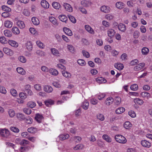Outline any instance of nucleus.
Returning a JSON list of instances; mask_svg holds the SVG:
<instances>
[{
  "label": "nucleus",
  "instance_id": "32",
  "mask_svg": "<svg viewBox=\"0 0 152 152\" xmlns=\"http://www.w3.org/2000/svg\"><path fill=\"white\" fill-rule=\"evenodd\" d=\"M17 72L21 75H25L26 73L25 70L22 68L18 67L16 69Z\"/></svg>",
  "mask_w": 152,
  "mask_h": 152
},
{
  "label": "nucleus",
  "instance_id": "34",
  "mask_svg": "<svg viewBox=\"0 0 152 152\" xmlns=\"http://www.w3.org/2000/svg\"><path fill=\"white\" fill-rule=\"evenodd\" d=\"M125 109L123 107L118 108L116 110L115 112L116 114H119L123 113L125 111Z\"/></svg>",
  "mask_w": 152,
  "mask_h": 152
},
{
  "label": "nucleus",
  "instance_id": "38",
  "mask_svg": "<svg viewBox=\"0 0 152 152\" xmlns=\"http://www.w3.org/2000/svg\"><path fill=\"white\" fill-rule=\"evenodd\" d=\"M141 95L142 97L147 99L149 98L150 97V94L146 92H143L141 93Z\"/></svg>",
  "mask_w": 152,
  "mask_h": 152
},
{
  "label": "nucleus",
  "instance_id": "18",
  "mask_svg": "<svg viewBox=\"0 0 152 152\" xmlns=\"http://www.w3.org/2000/svg\"><path fill=\"white\" fill-rule=\"evenodd\" d=\"M12 31L14 34L18 35L20 33V31L18 28L16 26H13L12 29Z\"/></svg>",
  "mask_w": 152,
  "mask_h": 152
},
{
  "label": "nucleus",
  "instance_id": "63",
  "mask_svg": "<svg viewBox=\"0 0 152 152\" xmlns=\"http://www.w3.org/2000/svg\"><path fill=\"white\" fill-rule=\"evenodd\" d=\"M19 96L22 99H25L27 97L26 94L23 92L20 93L19 94Z\"/></svg>",
  "mask_w": 152,
  "mask_h": 152
},
{
  "label": "nucleus",
  "instance_id": "64",
  "mask_svg": "<svg viewBox=\"0 0 152 152\" xmlns=\"http://www.w3.org/2000/svg\"><path fill=\"white\" fill-rule=\"evenodd\" d=\"M34 88L37 91H39L41 90V86L39 84H36L34 85Z\"/></svg>",
  "mask_w": 152,
  "mask_h": 152
},
{
  "label": "nucleus",
  "instance_id": "49",
  "mask_svg": "<svg viewBox=\"0 0 152 152\" xmlns=\"http://www.w3.org/2000/svg\"><path fill=\"white\" fill-rule=\"evenodd\" d=\"M4 33L5 36L8 37H10L12 36L11 32L9 30H4Z\"/></svg>",
  "mask_w": 152,
  "mask_h": 152
},
{
  "label": "nucleus",
  "instance_id": "58",
  "mask_svg": "<svg viewBox=\"0 0 152 152\" xmlns=\"http://www.w3.org/2000/svg\"><path fill=\"white\" fill-rule=\"evenodd\" d=\"M82 53L83 56L86 58H88L90 56L89 53L85 50H83L82 51Z\"/></svg>",
  "mask_w": 152,
  "mask_h": 152
},
{
  "label": "nucleus",
  "instance_id": "36",
  "mask_svg": "<svg viewBox=\"0 0 152 152\" xmlns=\"http://www.w3.org/2000/svg\"><path fill=\"white\" fill-rule=\"evenodd\" d=\"M84 147V145L81 144H78L74 147L73 149L75 150L82 149Z\"/></svg>",
  "mask_w": 152,
  "mask_h": 152
},
{
  "label": "nucleus",
  "instance_id": "23",
  "mask_svg": "<svg viewBox=\"0 0 152 152\" xmlns=\"http://www.w3.org/2000/svg\"><path fill=\"white\" fill-rule=\"evenodd\" d=\"M33 23L35 25H38L39 23V21L38 18L36 17H33L31 18Z\"/></svg>",
  "mask_w": 152,
  "mask_h": 152
},
{
  "label": "nucleus",
  "instance_id": "12",
  "mask_svg": "<svg viewBox=\"0 0 152 152\" xmlns=\"http://www.w3.org/2000/svg\"><path fill=\"white\" fill-rule=\"evenodd\" d=\"M64 32L67 35L69 36H72V31L67 27H64L63 28Z\"/></svg>",
  "mask_w": 152,
  "mask_h": 152
},
{
  "label": "nucleus",
  "instance_id": "26",
  "mask_svg": "<svg viewBox=\"0 0 152 152\" xmlns=\"http://www.w3.org/2000/svg\"><path fill=\"white\" fill-rule=\"evenodd\" d=\"M149 52V49L146 47L143 48L141 50L142 53L144 55H147Z\"/></svg>",
  "mask_w": 152,
  "mask_h": 152
},
{
  "label": "nucleus",
  "instance_id": "15",
  "mask_svg": "<svg viewBox=\"0 0 152 152\" xmlns=\"http://www.w3.org/2000/svg\"><path fill=\"white\" fill-rule=\"evenodd\" d=\"M114 101L113 98L111 97H109L107 98L105 101V104L107 105H110Z\"/></svg>",
  "mask_w": 152,
  "mask_h": 152
},
{
  "label": "nucleus",
  "instance_id": "52",
  "mask_svg": "<svg viewBox=\"0 0 152 152\" xmlns=\"http://www.w3.org/2000/svg\"><path fill=\"white\" fill-rule=\"evenodd\" d=\"M103 138L108 142H110L111 139L108 136L106 135H104L102 136Z\"/></svg>",
  "mask_w": 152,
  "mask_h": 152
},
{
  "label": "nucleus",
  "instance_id": "35",
  "mask_svg": "<svg viewBox=\"0 0 152 152\" xmlns=\"http://www.w3.org/2000/svg\"><path fill=\"white\" fill-rule=\"evenodd\" d=\"M124 127L126 129H129L132 126V124L129 121H126L124 124Z\"/></svg>",
  "mask_w": 152,
  "mask_h": 152
},
{
  "label": "nucleus",
  "instance_id": "39",
  "mask_svg": "<svg viewBox=\"0 0 152 152\" xmlns=\"http://www.w3.org/2000/svg\"><path fill=\"white\" fill-rule=\"evenodd\" d=\"M134 102L136 104H137L140 105H142L143 103V101L139 98H136L134 99Z\"/></svg>",
  "mask_w": 152,
  "mask_h": 152
},
{
  "label": "nucleus",
  "instance_id": "53",
  "mask_svg": "<svg viewBox=\"0 0 152 152\" xmlns=\"http://www.w3.org/2000/svg\"><path fill=\"white\" fill-rule=\"evenodd\" d=\"M36 53L40 56H44L45 55V52L40 50H37L36 52Z\"/></svg>",
  "mask_w": 152,
  "mask_h": 152
},
{
  "label": "nucleus",
  "instance_id": "42",
  "mask_svg": "<svg viewBox=\"0 0 152 152\" xmlns=\"http://www.w3.org/2000/svg\"><path fill=\"white\" fill-rule=\"evenodd\" d=\"M58 18L61 21L63 22H66L67 19V17L64 15H60Z\"/></svg>",
  "mask_w": 152,
  "mask_h": 152
},
{
  "label": "nucleus",
  "instance_id": "44",
  "mask_svg": "<svg viewBox=\"0 0 152 152\" xmlns=\"http://www.w3.org/2000/svg\"><path fill=\"white\" fill-rule=\"evenodd\" d=\"M97 118L101 121H103L105 119L104 115L102 114H98L96 115Z\"/></svg>",
  "mask_w": 152,
  "mask_h": 152
},
{
  "label": "nucleus",
  "instance_id": "57",
  "mask_svg": "<svg viewBox=\"0 0 152 152\" xmlns=\"http://www.w3.org/2000/svg\"><path fill=\"white\" fill-rule=\"evenodd\" d=\"M2 9L3 10L7 12H10L11 9L7 6L3 5L2 6Z\"/></svg>",
  "mask_w": 152,
  "mask_h": 152
},
{
  "label": "nucleus",
  "instance_id": "56",
  "mask_svg": "<svg viewBox=\"0 0 152 152\" xmlns=\"http://www.w3.org/2000/svg\"><path fill=\"white\" fill-rule=\"evenodd\" d=\"M130 88L132 90L136 91L138 89V86L137 84H134L131 85Z\"/></svg>",
  "mask_w": 152,
  "mask_h": 152
},
{
  "label": "nucleus",
  "instance_id": "7",
  "mask_svg": "<svg viewBox=\"0 0 152 152\" xmlns=\"http://www.w3.org/2000/svg\"><path fill=\"white\" fill-rule=\"evenodd\" d=\"M145 63L143 62L140 63L134 67V69L135 71L140 70L145 66Z\"/></svg>",
  "mask_w": 152,
  "mask_h": 152
},
{
  "label": "nucleus",
  "instance_id": "3",
  "mask_svg": "<svg viewBox=\"0 0 152 152\" xmlns=\"http://www.w3.org/2000/svg\"><path fill=\"white\" fill-rule=\"evenodd\" d=\"M81 4L84 7H88L91 5L92 3L89 1L83 0L81 1Z\"/></svg>",
  "mask_w": 152,
  "mask_h": 152
},
{
  "label": "nucleus",
  "instance_id": "51",
  "mask_svg": "<svg viewBox=\"0 0 152 152\" xmlns=\"http://www.w3.org/2000/svg\"><path fill=\"white\" fill-rule=\"evenodd\" d=\"M29 142L27 140L23 139L21 140L20 145L23 146H25L26 145L28 144Z\"/></svg>",
  "mask_w": 152,
  "mask_h": 152
},
{
  "label": "nucleus",
  "instance_id": "62",
  "mask_svg": "<svg viewBox=\"0 0 152 152\" xmlns=\"http://www.w3.org/2000/svg\"><path fill=\"white\" fill-rule=\"evenodd\" d=\"M10 129L12 131L14 132L17 133L19 132V129L15 127H11Z\"/></svg>",
  "mask_w": 152,
  "mask_h": 152
},
{
  "label": "nucleus",
  "instance_id": "27",
  "mask_svg": "<svg viewBox=\"0 0 152 152\" xmlns=\"http://www.w3.org/2000/svg\"><path fill=\"white\" fill-rule=\"evenodd\" d=\"M49 72L52 75L54 76L57 75L58 73V72L57 70L53 69H51L49 70Z\"/></svg>",
  "mask_w": 152,
  "mask_h": 152
},
{
  "label": "nucleus",
  "instance_id": "5",
  "mask_svg": "<svg viewBox=\"0 0 152 152\" xmlns=\"http://www.w3.org/2000/svg\"><path fill=\"white\" fill-rule=\"evenodd\" d=\"M110 8L108 6L103 5L101 7L100 10L104 13H108L110 11Z\"/></svg>",
  "mask_w": 152,
  "mask_h": 152
},
{
  "label": "nucleus",
  "instance_id": "46",
  "mask_svg": "<svg viewBox=\"0 0 152 152\" xmlns=\"http://www.w3.org/2000/svg\"><path fill=\"white\" fill-rule=\"evenodd\" d=\"M52 6L54 8L56 9H59L61 7L60 4L57 2H53Z\"/></svg>",
  "mask_w": 152,
  "mask_h": 152
},
{
  "label": "nucleus",
  "instance_id": "33",
  "mask_svg": "<svg viewBox=\"0 0 152 152\" xmlns=\"http://www.w3.org/2000/svg\"><path fill=\"white\" fill-rule=\"evenodd\" d=\"M9 44L12 46L17 47L18 46V44L15 41L12 40H10L8 41Z\"/></svg>",
  "mask_w": 152,
  "mask_h": 152
},
{
  "label": "nucleus",
  "instance_id": "41",
  "mask_svg": "<svg viewBox=\"0 0 152 152\" xmlns=\"http://www.w3.org/2000/svg\"><path fill=\"white\" fill-rule=\"evenodd\" d=\"M77 63L80 66H84L86 64L85 61L82 59H79L77 61Z\"/></svg>",
  "mask_w": 152,
  "mask_h": 152
},
{
  "label": "nucleus",
  "instance_id": "14",
  "mask_svg": "<svg viewBox=\"0 0 152 152\" xmlns=\"http://www.w3.org/2000/svg\"><path fill=\"white\" fill-rule=\"evenodd\" d=\"M64 7L67 11L70 12H72V8L69 4L64 3Z\"/></svg>",
  "mask_w": 152,
  "mask_h": 152
},
{
  "label": "nucleus",
  "instance_id": "17",
  "mask_svg": "<svg viewBox=\"0 0 152 152\" xmlns=\"http://www.w3.org/2000/svg\"><path fill=\"white\" fill-rule=\"evenodd\" d=\"M124 5V3L121 1L117 2L115 4V6L116 8L120 10L123 8Z\"/></svg>",
  "mask_w": 152,
  "mask_h": 152
},
{
  "label": "nucleus",
  "instance_id": "37",
  "mask_svg": "<svg viewBox=\"0 0 152 152\" xmlns=\"http://www.w3.org/2000/svg\"><path fill=\"white\" fill-rule=\"evenodd\" d=\"M44 102L45 105L48 107L54 104L53 101L50 99H49L45 101Z\"/></svg>",
  "mask_w": 152,
  "mask_h": 152
},
{
  "label": "nucleus",
  "instance_id": "10",
  "mask_svg": "<svg viewBox=\"0 0 152 152\" xmlns=\"http://www.w3.org/2000/svg\"><path fill=\"white\" fill-rule=\"evenodd\" d=\"M141 143L143 146L145 147L149 148L151 146V143L146 140H142Z\"/></svg>",
  "mask_w": 152,
  "mask_h": 152
},
{
  "label": "nucleus",
  "instance_id": "28",
  "mask_svg": "<svg viewBox=\"0 0 152 152\" xmlns=\"http://www.w3.org/2000/svg\"><path fill=\"white\" fill-rule=\"evenodd\" d=\"M17 117L20 120L24 121L25 120V117L23 114L20 113H17Z\"/></svg>",
  "mask_w": 152,
  "mask_h": 152
},
{
  "label": "nucleus",
  "instance_id": "54",
  "mask_svg": "<svg viewBox=\"0 0 152 152\" xmlns=\"http://www.w3.org/2000/svg\"><path fill=\"white\" fill-rule=\"evenodd\" d=\"M68 17L70 20L73 23H76V19L73 16L70 15H68Z\"/></svg>",
  "mask_w": 152,
  "mask_h": 152
},
{
  "label": "nucleus",
  "instance_id": "55",
  "mask_svg": "<svg viewBox=\"0 0 152 152\" xmlns=\"http://www.w3.org/2000/svg\"><path fill=\"white\" fill-rule=\"evenodd\" d=\"M28 106L31 108H33L35 107L36 104L35 102H29L27 104Z\"/></svg>",
  "mask_w": 152,
  "mask_h": 152
},
{
  "label": "nucleus",
  "instance_id": "13",
  "mask_svg": "<svg viewBox=\"0 0 152 152\" xmlns=\"http://www.w3.org/2000/svg\"><path fill=\"white\" fill-rule=\"evenodd\" d=\"M35 118L38 122L40 123L43 118V117L42 115L38 113L36 114Z\"/></svg>",
  "mask_w": 152,
  "mask_h": 152
},
{
  "label": "nucleus",
  "instance_id": "48",
  "mask_svg": "<svg viewBox=\"0 0 152 152\" xmlns=\"http://www.w3.org/2000/svg\"><path fill=\"white\" fill-rule=\"evenodd\" d=\"M26 123L27 124H31L32 122V119L29 117H25V120Z\"/></svg>",
  "mask_w": 152,
  "mask_h": 152
},
{
  "label": "nucleus",
  "instance_id": "31",
  "mask_svg": "<svg viewBox=\"0 0 152 152\" xmlns=\"http://www.w3.org/2000/svg\"><path fill=\"white\" fill-rule=\"evenodd\" d=\"M62 72L63 75L66 77L69 78L71 76V74L66 71L64 70L62 71Z\"/></svg>",
  "mask_w": 152,
  "mask_h": 152
},
{
  "label": "nucleus",
  "instance_id": "59",
  "mask_svg": "<svg viewBox=\"0 0 152 152\" xmlns=\"http://www.w3.org/2000/svg\"><path fill=\"white\" fill-rule=\"evenodd\" d=\"M23 111L24 113L27 115L30 114L31 112V110L30 108H24Z\"/></svg>",
  "mask_w": 152,
  "mask_h": 152
},
{
  "label": "nucleus",
  "instance_id": "25",
  "mask_svg": "<svg viewBox=\"0 0 152 152\" xmlns=\"http://www.w3.org/2000/svg\"><path fill=\"white\" fill-rule=\"evenodd\" d=\"M67 48L72 53H74L75 52V48L71 45H67Z\"/></svg>",
  "mask_w": 152,
  "mask_h": 152
},
{
  "label": "nucleus",
  "instance_id": "47",
  "mask_svg": "<svg viewBox=\"0 0 152 152\" xmlns=\"http://www.w3.org/2000/svg\"><path fill=\"white\" fill-rule=\"evenodd\" d=\"M8 113H9V116L11 117H13L15 114V111L13 109H10L8 111Z\"/></svg>",
  "mask_w": 152,
  "mask_h": 152
},
{
  "label": "nucleus",
  "instance_id": "16",
  "mask_svg": "<svg viewBox=\"0 0 152 152\" xmlns=\"http://www.w3.org/2000/svg\"><path fill=\"white\" fill-rule=\"evenodd\" d=\"M85 27L86 30L90 33L92 34H94L95 32L94 30L88 25H86Z\"/></svg>",
  "mask_w": 152,
  "mask_h": 152
},
{
  "label": "nucleus",
  "instance_id": "8",
  "mask_svg": "<svg viewBox=\"0 0 152 152\" xmlns=\"http://www.w3.org/2000/svg\"><path fill=\"white\" fill-rule=\"evenodd\" d=\"M115 31L112 28L109 29L107 31V33L108 36L111 38L113 37L115 33Z\"/></svg>",
  "mask_w": 152,
  "mask_h": 152
},
{
  "label": "nucleus",
  "instance_id": "45",
  "mask_svg": "<svg viewBox=\"0 0 152 152\" xmlns=\"http://www.w3.org/2000/svg\"><path fill=\"white\" fill-rule=\"evenodd\" d=\"M121 99L120 97H116L114 101V103L116 105H119L121 102Z\"/></svg>",
  "mask_w": 152,
  "mask_h": 152
},
{
  "label": "nucleus",
  "instance_id": "43",
  "mask_svg": "<svg viewBox=\"0 0 152 152\" xmlns=\"http://www.w3.org/2000/svg\"><path fill=\"white\" fill-rule=\"evenodd\" d=\"M50 21L54 25H58V23L56 19L53 17H50L49 18Z\"/></svg>",
  "mask_w": 152,
  "mask_h": 152
},
{
  "label": "nucleus",
  "instance_id": "30",
  "mask_svg": "<svg viewBox=\"0 0 152 152\" xmlns=\"http://www.w3.org/2000/svg\"><path fill=\"white\" fill-rule=\"evenodd\" d=\"M27 49L29 51H31L32 48V45L30 41H28L26 44Z\"/></svg>",
  "mask_w": 152,
  "mask_h": 152
},
{
  "label": "nucleus",
  "instance_id": "9",
  "mask_svg": "<svg viewBox=\"0 0 152 152\" xmlns=\"http://www.w3.org/2000/svg\"><path fill=\"white\" fill-rule=\"evenodd\" d=\"M16 25L20 29H23L25 27L24 22L21 20H18L16 23Z\"/></svg>",
  "mask_w": 152,
  "mask_h": 152
},
{
  "label": "nucleus",
  "instance_id": "22",
  "mask_svg": "<svg viewBox=\"0 0 152 152\" xmlns=\"http://www.w3.org/2000/svg\"><path fill=\"white\" fill-rule=\"evenodd\" d=\"M118 28L119 30L121 31L124 32L126 29V26L122 23H120L118 26Z\"/></svg>",
  "mask_w": 152,
  "mask_h": 152
},
{
  "label": "nucleus",
  "instance_id": "20",
  "mask_svg": "<svg viewBox=\"0 0 152 152\" xmlns=\"http://www.w3.org/2000/svg\"><path fill=\"white\" fill-rule=\"evenodd\" d=\"M114 66L116 69L119 70H122L124 67L123 64L120 63L115 64Z\"/></svg>",
  "mask_w": 152,
  "mask_h": 152
},
{
  "label": "nucleus",
  "instance_id": "11",
  "mask_svg": "<svg viewBox=\"0 0 152 152\" xmlns=\"http://www.w3.org/2000/svg\"><path fill=\"white\" fill-rule=\"evenodd\" d=\"M41 6L45 8H48L49 7V4L45 0H42L41 1Z\"/></svg>",
  "mask_w": 152,
  "mask_h": 152
},
{
  "label": "nucleus",
  "instance_id": "29",
  "mask_svg": "<svg viewBox=\"0 0 152 152\" xmlns=\"http://www.w3.org/2000/svg\"><path fill=\"white\" fill-rule=\"evenodd\" d=\"M51 51L52 53L56 56H59V52L58 50L56 48H53L51 49Z\"/></svg>",
  "mask_w": 152,
  "mask_h": 152
},
{
  "label": "nucleus",
  "instance_id": "40",
  "mask_svg": "<svg viewBox=\"0 0 152 152\" xmlns=\"http://www.w3.org/2000/svg\"><path fill=\"white\" fill-rule=\"evenodd\" d=\"M28 131L29 133H34L37 131V129L36 128L31 127L28 129Z\"/></svg>",
  "mask_w": 152,
  "mask_h": 152
},
{
  "label": "nucleus",
  "instance_id": "2",
  "mask_svg": "<svg viewBox=\"0 0 152 152\" xmlns=\"http://www.w3.org/2000/svg\"><path fill=\"white\" fill-rule=\"evenodd\" d=\"M10 135V133L8 130L4 129L0 130V136L4 139L8 138Z\"/></svg>",
  "mask_w": 152,
  "mask_h": 152
},
{
  "label": "nucleus",
  "instance_id": "21",
  "mask_svg": "<svg viewBox=\"0 0 152 152\" xmlns=\"http://www.w3.org/2000/svg\"><path fill=\"white\" fill-rule=\"evenodd\" d=\"M89 103L87 101L85 100L82 103V107L85 110H87L88 108Z\"/></svg>",
  "mask_w": 152,
  "mask_h": 152
},
{
  "label": "nucleus",
  "instance_id": "19",
  "mask_svg": "<svg viewBox=\"0 0 152 152\" xmlns=\"http://www.w3.org/2000/svg\"><path fill=\"white\" fill-rule=\"evenodd\" d=\"M69 135L66 134L60 135L59 136V138L60 140H63L69 138Z\"/></svg>",
  "mask_w": 152,
  "mask_h": 152
},
{
  "label": "nucleus",
  "instance_id": "1",
  "mask_svg": "<svg viewBox=\"0 0 152 152\" xmlns=\"http://www.w3.org/2000/svg\"><path fill=\"white\" fill-rule=\"evenodd\" d=\"M116 141L120 143H125L127 141L126 138L124 136L121 135H116L115 137Z\"/></svg>",
  "mask_w": 152,
  "mask_h": 152
},
{
  "label": "nucleus",
  "instance_id": "6",
  "mask_svg": "<svg viewBox=\"0 0 152 152\" xmlns=\"http://www.w3.org/2000/svg\"><path fill=\"white\" fill-rule=\"evenodd\" d=\"M43 90L47 93H50L52 92L53 89L51 86L47 85L44 86Z\"/></svg>",
  "mask_w": 152,
  "mask_h": 152
},
{
  "label": "nucleus",
  "instance_id": "24",
  "mask_svg": "<svg viewBox=\"0 0 152 152\" xmlns=\"http://www.w3.org/2000/svg\"><path fill=\"white\" fill-rule=\"evenodd\" d=\"M4 26L6 27L10 28L12 26V22L9 20L6 21L4 23Z\"/></svg>",
  "mask_w": 152,
  "mask_h": 152
},
{
  "label": "nucleus",
  "instance_id": "4",
  "mask_svg": "<svg viewBox=\"0 0 152 152\" xmlns=\"http://www.w3.org/2000/svg\"><path fill=\"white\" fill-rule=\"evenodd\" d=\"M3 51L5 53L9 56H12L13 54V51L7 48H3Z\"/></svg>",
  "mask_w": 152,
  "mask_h": 152
},
{
  "label": "nucleus",
  "instance_id": "50",
  "mask_svg": "<svg viewBox=\"0 0 152 152\" xmlns=\"http://www.w3.org/2000/svg\"><path fill=\"white\" fill-rule=\"evenodd\" d=\"M106 96L105 94L99 93L97 95V97L98 99L99 100H101L102 99L104 98Z\"/></svg>",
  "mask_w": 152,
  "mask_h": 152
},
{
  "label": "nucleus",
  "instance_id": "60",
  "mask_svg": "<svg viewBox=\"0 0 152 152\" xmlns=\"http://www.w3.org/2000/svg\"><path fill=\"white\" fill-rule=\"evenodd\" d=\"M10 93L12 95L14 96H17L18 94L16 90L14 89H11L10 90Z\"/></svg>",
  "mask_w": 152,
  "mask_h": 152
},
{
  "label": "nucleus",
  "instance_id": "61",
  "mask_svg": "<svg viewBox=\"0 0 152 152\" xmlns=\"http://www.w3.org/2000/svg\"><path fill=\"white\" fill-rule=\"evenodd\" d=\"M129 115L132 118L135 117L136 116V114L135 112L132 110H131L128 112Z\"/></svg>",
  "mask_w": 152,
  "mask_h": 152
}]
</instances>
